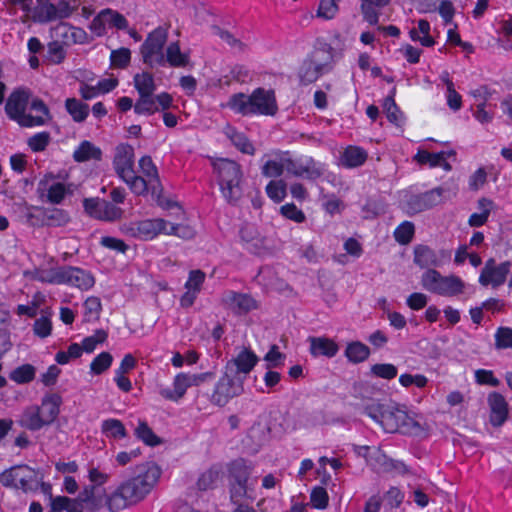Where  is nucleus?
Segmentation results:
<instances>
[{"instance_id":"nucleus-1","label":"nucleus","mask_w":512,"mask_h":512,"mask_svg":"<svg viewBox=\"0 0 512 512\" xmlns=\"http://www.w3.org/2000/svg\"><path fill=\"white\" fill-rule=\"evenodd\" d=\"M161 475V469L153 462L137 465L132 476L122 482L109 496L107 506L110 511L118 512L143 500L150 493Z\"/></svg>"},{"instance_id":"nucleus-2","label":"nucleus","mask_w":512,"mask_h":512,"mask_svg":"<svg viewBox=\"0 0 512 512\" xmlns=\"http://www.w3.org/2000/svg\"><path fill=\"white\" fill-rule=\"evenodd\" d=\"M364 414L388 433L400 432L409 436H421L428 430L425 423H421L398 405L372 401L364 407Z\"/></svg>"},{"instance_id":"nucleus-3","label":"nucleus","mask_w":512,"mask_h":512,"mask_svg":"<svg viewBox=\"0 0 512 512\" xmlns=\"http://www.w3.org/2000/svg\"><path fill=\"white\" fill-rule=\"evenodd\" d=\"M223 197L229 204H236L242 197L243 173L240 164L230 159H219L214 165Z\"/></svg>"},{"instance_id":"nucleus-4","label":"nucleus","mask_w":512,"mask_h":512,"mask_svg":"<svg viewBox=\"0 0 512 512\" xmlns=\"http://www.w3.org/2000/svg\"><path fill=\"white\" fill-rule=\"evenodd\" d=\"M253 470V462L241 457L232 460L227 465L229 494L230 500L233 504H237L242 499L249 497L248 481Z\"/></svg>"},{"instance_id":"nucleus-5","label":"nucleus","mask_w":512,"mask_h":512,"mask_svg":"<svg viewBox=\"0 0 512 512\" xmlns=\"http://www.w3.org/2000/svg\"><path fill=\"white\" fill-rule=\"evenodd\" d=\"M30 96L31 92L27 88H17L13 90L5 104L7 116L22 127L45 125L46 119H43L41 116H33L25 113Z\"/></svg>"},{"instance_id":"nucleus-6","label":"nucleus","mask_w":512,"mask_h":512,"mask_svg":"<svg viewBox=\"0 0 512 512\" xmlns=\"http://www.w3.org/2000/svg\"><path fill=\"white\" fill-rule=\"evenodd\" d=\"M422 287L441 296L453 297L463 293L465 284L456 275L442 276L435 269H428L421 277Z\"/></svg>"},{"instance_id":"nucleus-7","label":"nucleus","mask_w":512,"mask_h":512,"mask_svg":"<svg viewBox=\"0 0 512 512\" xmlns=\"http://www.w3.org/2000/svg\"><path fill=\"white\" fill-rule=\"evenodd\" d=\"M167 41V30L157 27L150 32L140 47L144 64L153 68L155 65L165 66L164 45Z\"/></svg>"},{"instance_id":"nucleus-8","label":"nucleus","mask_w":512,"mask_h":512,"mask_svg":"<svg viewBox=\"0 0 512 512\" xmlns=\"http://www.w3.org/2000/svg\"><path fill=\"white\" fill-rule=\"evenodd\" d=\"M245 376H235L225 369L223 376L215 385L211 402L217 406H225L232 398L244 392Z\"/></svg>"},{"instance_id":"nucleus-9","label":"nucleus","mask_w":512,"mask_h":512,"mask_svg":"<svg viewBox=\"0 0 512 512\" xmlns=\"http://www.w3.org/2000/svg\"><path fill=\"white\" fill-rule=\"evenodd\" d=\"M283 161L285 170L296 177L316 180L324 173L323 168L312 157L292 159L289 157V152L286 151L283 152Z\"/></svg>"},{"instance_id":"nucleus-10","label":"nucleus","mask_w":512,"mask_h":512,"mask_svg":"<svg viewBox=\"0 0 512 512\" xmlns=\"http://www.w3.org/2000/svg\"><path fill=\"white\" fill-rule=\"evenodd\" d=\"M444 189L433 188L420 194H412L406 200L407 211L410 214H417L433 208L442 201Z\"/></svg>"},{"instance_id":"nucleus-11","label":"nucleus","mask_w":512,"mask_h":512,"mask_svg":"<svg viewBox=\"0 0 512 512\" xmlns=\"http://www.w3.org/2000/svg\"><path fill=\"white\" fill-rule=\"evenodd\" d=\"M166 221L162 218L145 219L131 222L126 228V232L140 240H151L159 235L165 228Z\"/></svg>"},{"instance_id":"nucleus-12","label":"nucleus","mask_w":512,"mask_h":512,"mask_svg":"<svg viewBox=\"0 0 512 512\" xmlns=\"http://www.w3.org/2000/svg\"><path fill=\"white\" fill-rule=\"evenodd\" d=\"M134 162V148L130 144H120L116 147L113 167L122 180H126V177H130L135 172Z\"/></svg>"},{"instance_id":"nucleus-13","label":"nucleus","mask_w":512,"mask_h":512,"mask_svg":"<svg viewBox=\"0 0 512 512\" xmlns=\"http://www.w3.org/2000/svg\"><path fill=\"white\" fill-rule=\"evenodd\" d=\"M252 114L274 116L278 111L275 92L257 88L252 92Z\"/></svg>"},{"instance_id":"nucleus-14","label":"nucleus","mask_w":512,"mask_h":512,"mask_svg":"<svg viewBox=\"0 0 512 512\" xmlns=\"http://www.w3.org/2000/svg\"><path fill=\"white\" fill-rule=\"evenodd\" d=\"M258 356L250 349L244 347L235 358L229 360L225 369L235 376L246 377L258 363Z\"/></svg>"},{"instance_id":"nucleus-15","label":"nucleus","mask_w":512,"mask_h":512,"mask_svg":"<svg viewBox=\"0 0 512 512\" xmlns=\"http://www.w3.org/2000/svg\"><path fill=\"white\" fill-rule=\"evenodd\" d=\"M37 214H31L30 218H35L42 226L61 227L70 222L69 213L60 208L36 207Z\"/></svg>"},{"instance_id":"nucleus-16","label":"nucleus","mask_w":512,"mask_h":512,"mask_svg":"<svg viewBox=\"0 0 512 512\" xmlns=\"http://www.w3.org/2000/svg\"><path fill=\"white\" fill-rule=\"evenodd\" d=\"M63 284L70 285L80 290L87 291L95 284V278L91 272L74 266H63Z\"/></svg>"},{"instance_id":"nucleus-17","label":"nucleus","mask_w":512,"mask_h":512,"mask_svg":"<svg viewBox=\"0 0 512 512\" xmlns=\"http://www.w3.org/2000/svg\"><path fill=\"white\" fill-rule=\"evenodd\" d=\"M224 303L237 315L247 314L257 309V301L249 294L230 291L224 298Z\"/></svg>"},{"instance_id":"nucleus-18","label":"nucleus","mask_w":512,"mask_h":512,"mask_svg":"<svg viewBox=\"0 0 512 512\" xmlns=\"http://www.w3.org/2000/svg\"><path fill=\"white\" fill-rule=\"evenodd\" d=\"M490 408V423L494 427L504 424L508 417V403L505 397L499 392H491L487 398Z\"/></svg>"},{"instance_id":"nucleus-19","label":"nucleus","mask_w":512,"mask_h":512,"mask_svg":"<svg viewBox=\"0 0 512 512\" xmlns=\"http://www.w3.org/2000/svg\"><path fill=\"white\" fill-rule=\"evenodd\" d=\"M16 468L18 470V474H16L18 476L17 489L24 493L36 491L43 476L26 464H18Z\"/></svg>"},{"instance_id":"nucleus-20","label":"nucleus","mask_w":512,"mask_h":512,"mask_svg":"<svg viewBox=\"0 0 512 512\" xmlns=\"http://www.w3.org/2000/svg\"><path fill=\"white\" fill-rule=\"evenodd\" d=\"M139 168L143 175L151 182V194L160 201L163 187L161 185L158 170L152 161V158L148 155L142 156L138 162ZM162 205V202H159Z\"/></svg>"},{"instance_id":"nucleus-21","label":"nucleus","mask_w":512,"mask_h":512,"mask_svg":"<svg viewBox=\"0 0 512 512\" xmlns=\"http://www.w3.org/2000/svg\"><path fill=\"white\" fill-rule=\"evenodd\" d=\"M239 236L247 251L255 255L261 253L264 248V238L253 225H243L239 230Z\"/></svg>"},{"instance_id":"nucleus-22","label":"nucleus","mask_w":512,"mask_h":512,"mask_svg":"<svg viewBox=\"0 0 512 512\" xmlns=\"http://www.w3.org/2000/svg\"><path fill=\"white\" fill-rule=\"evenodd\" d=\"M308 341L310 343L309 351L311 355H313L314 357L325 356L328 358H332L339 351L338 344L334 340L324 336H311L308 338Z\"/></svg>"},{"instance_id":"nucleus-23","label":"nucleus","mask_w":512,"mask_h":512,"mask_svg":"<svg viewBox=\"0 0 512 512\" xmlns=\"http://www.w3.org/2000/svg\"><path fill=\"white\" fill-rule=\"evenodd\" d=\"M61 404V396L57 393H51L42 398L41 406L37 407V409H40L41 415L44 416L48 424L51 425L60 413Z\"/></svg>"},{"instance_id":"nucleus-24","label":"nucleus","mask_w":512,"mask_h":512,"mask_svg":"<svg viewBox=\"0 0 512 512\" xmlns=\"http://www.w3.org/2000/svg\"><path fill=\"white\" fill-rule=\"evenodd\" d=\"M334 49L327 43H322L307 56L326 73L332 70Z\"/></svg>"},{"instance_id":"nucleus-25","label":"nucleus","mask_w":512,"mask_h":512,"mask_svg":"<svg viewBox=\"0 0 512 512\" xmlns=\"http://www.w3.org/2000/svg\"><path fill=\"white\" fill-rule=\"evenodd\" d=\"M511 262L505 261L492 269L489 274L481 273L479 276V282L483 286L492 285L498 287L506 281V277L510 272Z\"/></svg>"},{"instance_id":"nucleus-26","label":"nucleus","mask_w":512,"mask_h":512,"mask_svg":"<svg viewBox=\"0 0 512 512\" xmlns=\"http://www.w3.org/2000/svg\"><path fill=\"white\" fill-rule=\"evenodd\" d=\"M326 72L316 63H313L309 57H306L298 71V77L301 85L307 86L316 82Z\"/></svg>"},{"instance_id":"nucleus-27","label":"nucleus","mask_w":512,"mask_h":512,"mask_svg":"<svg viewBox=\"0 0 512 512\" xmlns=\"http://www.w3.org/2000/svg\"><path fill=\"white\" fill-rule=\"evenodd\" d=\"M224 134L240 152L254 155L255 147L244 133L239 132L231 125H227L224 128Z\"/></svg>"},{"instance_id":"nucleus-28","label":"nucleus","mask_w":512,"mask_h":512,"mask_svg":"<svg viewBox=\"0 0 512 512\" xmlns=\"http://www.w3.org/2000/svg\"><path fill=\"white\" fill-rule=\"evenodd\" d=\"M73 159L78 163H83L90 160L100 161L102 159V151L92 142L84 140L74 150Z\"/></svg>"},{"instance_id":"nucleus-29","label":"nucleus","mask_w":512,"mask_h":512,"mask_svg":"<svg viewBox=\"0 0 512 512\" xmlns=\"http://www.w3.org/2000/svg\"><path fill=\"white\" fill-rule=\"evenodd\" d=\"M367 152L358 146H348L341 156V163L346 168H355L363 165L367 160Z\"/></svg>"},{"instance_id":"nucleus-30","label":"nucleus","mask_w":512,"mask_h":512,"mask_svg":"<svg viewBox=\"0 0 512 512\" xmlns=\"http://www.w3.org/2000/svg\"><path fill=\"white\" fill-rule=\"evenodd\" d=\"M37 5L33 9V18L39 23H48L57 20L55 4L51 0H36Z\"/></svg>"},{"instance_id":"nucleus-31","label":"nucleus","mask_w":512,"mask_h":512,"mask_svg":"<svg viewBox=\"0 0 512 512\" xmlns=\"http://www.w3.org/2000/svg\"><path fill=\"white\" fill-rule=\"evenodd\" d=\"M396 88L393 87L389 95L384 99L383 109L389 122L396 126H401L404 123V115L395 102Z\"/></svg>"},{"instance_id":"nucleus-32","label":"nucleus","mask_w":512,"mask_h":512,"mask_svg":"<svg viewBox=\"0 0 512 512\" xmlns=\"http://www.w3.org/2000/svg\"><path fill=\"white\" fill-rule=\"evenodd\" d=\"M414 263L421 268L438 266L439 259L433 249L426 245H418L414 248Z\"/></svg>"},{"instance_id":"nucleus-33","label":"nucleus","mask_w":512,"mask_h":512,"mask_svg":"<svg viewBox=\"0 0 512 512\" xmlns=\"http://www.w3.org/2000/svg\"><path fill=\"white\" fill-rule=\"evenodd\" d=\"M345 356L354 363H362L370 356V348L360 341H353L347 344Z\"/></svg>"},{"instance_id":"nucleus-34","label":"nucleus","mask_w":512,"mask_h":512,"mask_svg":"<svg viewBox=\"0 0 512 512\" xmlns=\"http://www.w3.org/2000/svg\"><path fill=\"white\" fill-rule=\"evenodd\" d=\"M368 465L377 471H389L395 468L394 461L388 458L380 449H373L371 455L363 454Z\"/></svg>"},{"instance_id":"nucleus-35","label":"nucleus","mask_w":512,"mask_h":512,"mask_svg":"<svg viewBox=\"0 0 512 512\" xmlns=\"http://www.w3.org/2000/svg\"><path fill=\"white\" fill-rule=\"evenodd\" d=\"M65 108L72 119L77 123L84 122L90 111L88 104L76 98H67L65 101Z\"/></svg>"},{"instance_id":"nucleus-36","label":"nucleus","mask_w":512,"mask_h":512,"mask_svg":"<svg viewBox=\"0 0 512 512\" xmlns=\"http://www.w3.org/2000/svg\"><path fill=\"white\" fill-rule=\"evenodd\" d=\"M252 94L247 96L244 93L233 94L229 101L228 107L236 113L243 116L252 115Z\"/></svg>"},{"instance_id":"nucleus-37","label":"nucleus","mask_w":512,"mask_h":512,"mask_svg":"<svg viewBox=\"0 0 512 512\" xmlns=\"http://www.w3.org/2000/svg\"><path fill=\"white\" fill-rule=\"evenodd\" d=\"M134 86L139 96H152L156 90L153 75L149 72L137 73L134 76Z\"/></svg>"},{"instance_id":"nucleus-38","label":"nucleus","mask_w":512,"mask_h":512,"mask_svg":"<svg viewBox=\"0 0 512 512\" xmlns=\"http://www.w3.org/2000/svg\"><path fill=\"white\" fill-rule=\"evenodd\" d=\"M101 431L107 438L115 440L126 438L128 435L124 424L114 418L104 420L101 424Z\"/></svg>"},{"instance_id":"nucleus-39","label":"nucleus","mask_w":512,"mask_h":512,"mask_svg":"<svg viewBox=\"0 0 512 512\" xmlns=\"http://www.w3.org/2000/svg\"><path fill=\"white\" fill-rule=\"evenodd\" d=\"M172 67H185L189 63V56L182 53L178 42H172L166 49L165 64Z\"/></svg>"},{"instance_id":"nucleus-40","label":"nucleus","mask_w":512,"mask_h":512,"mask_svg":"<svg viewBox=\"0 0 512 512\" xmlns=\"http://www.w3.org/2000/svg\"><path fill=\"white\" fill-rule=\"evenodd\" d=\"M134 433L135 436L147 446L155 447L162 443V439L153 432V430L144 420H139L138 426L135 428Z\"/></svg>"},{"instance_id":"nucleus-41","label":"nucleus","mask_w":512,"mask_h":512,"mask_svg":"<svg viewBox=\"0 0 512 512\" xmlns=\"http://www.w3.org/2000/svg\"><path fill=\"white\" fill-rule=\"evenodd\" d=\"M99 20L106 23L110 28L124 30L128 27L127 19L120 13L111 9H104L99 13Z\"/></svg>"},{"instance_id":"nucleus-42","label":"nucleus","mask_w":512,"mask_h":512,"mask_svg":"<svg viewBox=\"0 0 512 512\" xmlns=\"http://www.w3.org/2000/svg\"><path fill=\"white\" fill-rule=\"evenodd\" d=\"M36 368L31 364H23L10 372L9 378L17 384H27L34 380Z\"/></svg>"},{"instance_id":"nucleus-43","label":"nucleus","mask_w":512,"mask_h":512,"mask_svg":"<svg viewBox=\"0 0 512 512\" xmlns=\"http://www.w3.org/2000/svg\"><path fill=\"white\" fill-rule=\"evenodd\" d=\"M48 425V422L41 415L40 409H37V407L24 414L23 426L30 431H38Z\"/></svg>"},{"instance_id":"nucleus-44","label":"nucleus","mask_w":512,"mask_h":512,"mask_svg":"<svg viewBox=\"0 0 512 512\" xmlns=\"http://www.w3.org/2000/svg\"><path fill=\"white\" fill-rule=\"evenodd\" d=\"M130 188V190L137 195H144L149 190L151 191V182L149 179L136 175L134 172L130 177L123 180Z\"/></svg>"},{"instance_id":"nucleus-45","label":"nucleus","mask_w":512,"mask_h":512,"mask_svg":"<svg viewBox=\"0 0 512 512\" xmlns=\"http://www.w3.org/2000/svg\"><path fill=\"white\" fill-rule=\"evenodd\" d=\"M443 158H446V152L430 153L426 150H419L414 159L421 165H429L430 167H438L442 164Z\"/></svg>"},{"instance_id":"nucleus-46","label":"nucleus","mask_w":512,"mask_h":512,"mask_svg":"<svg viewBox=\"0 0 512 512\" xmlns=\"http://www.w3.org/2000/svg\"><path fill=\"white\" fill-rule=\"evenodd\" d=\"M414 233V224L410 221H404L395 229L394 238L399 244L407 245L411 242Z\"/></svg>"},{"instance_id":"nucleus-47","label":"nucleus","mask_w":512,"mask_h":512,"mask_svg":"<svg viewBox=\"0 0 512 512\" xmlns=\"http://www.w3.org/2000/svg\"><path fill=\"white\" fill-rule=\"evenodd\" d=\"M42 312H44V310ZM45 313H47V315H42L40 318L36 319L33 324V331L35 335L40 338L48 337L52 331V322L50 320L51 312L47 308Z\"/></svg>"},{"instance_id":"nucleus-48","label":"nucleus","mask_w":512,"mask_h":512,"mask_svg":"<svg viewBox=\"0 0 512 512\" xmlns=\"http://www.w3.org/2000/svg\"><path fill=\"white\" fill-rule=\"evenodd\" d=\"M131 61V51L128 48L121 47L116 50H112L110 55L111 67L124 69Z\"/></svg>"},{"instance_id":"nucleus-49","label":"nucleus","mask_w":512,"mask_h":512,"mask_svg":"<svg viewBox=\"0 0 512 512\" xmlns=\"http://www.w3.org/2000/svg\"><path fill=\"white\" fill-rule=\"evenodd\" d=\"M158 111V107L155 105L154 96H139L138 100L134 104V112L138 115H152Z\"/></svg>"},{"instance_id":"nucleus-50","label":"nucleus","mask_w":512,"mask_h":512,"mask_svg":"<svg viewBox=\"0 0 512 512\" xmlns=\"http://www.w3.org/2000/svg\"><path fill=\"white\" fill-rule=\"evenodd\" d=\"M285 170L284 161H283V152H281V157L279 161L276 160H268L264 163L261 168V173L264 177L267 178H277L283 174Z\"/></svg>"},{"instance_id":"nucleus-51","label":"nucleus","mask_w":512,"mask_h":512,"mask_svg":"<svg viewBox=\"0 0 512 512\" xmlns=\"http://www.w3.org/2000/svg\"><path fill=\"white\" fill-rule=\"evenodd\" d=\"M113 357L109 352H101L90 364V370L95 375L105 372L112 364Z\"/></svg>"},{"instance_id":"nucleus-52","label":"nucleus","mask_w":512,"mask_h":512,"mask_svg":"<svg viewBox=\"0 0 512 512\" xmlns=\"http://www.w3.org/2000/svg\"><path fill=\"white\" fill-rule=\"evenodd\" d=\"M266 193L274 202L280 203L286 197V183L283 180H271L266 186Z\"/></svg>"},{"instance_id":"nucleus-53","label":"nucleus","mask_w":512,"mask_h":512,"mask_svg":"<svg viewBox=\"0 0 512 512\" xmlns=\"http://www.w3.org/2000/svg\"><path fill=\"white\" fill-rule=\"evenodd\" d=\"M101 206L102 207L100 208V213L97 214V219L105 221H114L122 216V209L111 202L102 200Z\"/></svg>"},{"instance_id":"nucleus-54","label":"nucleus","mask_w":512,"mask_h":512,"mask_svg":"<svg viewBox=\"0 0 512 512\" xmlns=\"http://www.w3.org/2000/svg\"><path fill=\"white\" fill-rule=\"evenodd\" d=\"M370 371L373 376L386 380H391L398 374L397 367L390 363L374 364Z\"/></svg>"},{"instance_id":"nucleus-55","label":"nucleus","mask_w":512,"mask_h":512,"mask_svg":"<svg viewBox=\"0 0 512 512\" xmlns=\"http://www.w3.org/2000/svg\"><path fill=\"white\" fill-rule=\"evenodd\" d=\"M494 337L496 349H512V328L501 326L496 330Z\"/></svg>"},{"instance_id":"nucleus-56","label":"nucleus","mask_w":512,"mask_h":512,"mask_svg":"<svg viewBox=\"0 0 512 512\" xmlns=\"http://www.w3.org/2000/svg\"><path fill=\"white\" fill-rule=\"evenodd\" d=\"M64 275L63 266H60L50 270L42 271L36 279L42 283L61 285L64 281Z\"/></svg>"},{"instance_id":"nucleus-57","label":"nucleus","mask_w":512,"mask_h":512,"mask_svg":"<svg viewBox=\"0 0 512 512\" xmlns=\"http://www.w3.org/2000/svg\"><path fill=\"white\" fill-rule=\"evenodd\" d=\"M51 140L49 132H38L28 139V146L33 152H41L46 149Z\"/></svg>"},{"instance_id":"nucleus-58","label":"nucleus","mask_w":512,"mask_h":512,"mask_svg":"<svg viewBox=\"0 0 512 512\" xmlns=\"http://www.w3.org/2000/svg\"><path fill=\"white\" fill-rule=\"evenodd\" d=\"M57 20L70 17L79 7L78 0H58L55 4Z\"/></svg>"},{"instance_id":"nucleus-59","label":"nucleus","mask_w":512,"mask_h":512,"mask_svg":"<svg viewBox=\"0 0 512 512\" xmlns=\"http://www.w3.org/2000/svg\"><path fill=\"white\" fill-rule=\"evenodd\" d=\"M108 334L103 329H97L91 336L85 337L82 341V349L87 353H91L95 350L97 344L106 341Z\"/></svg>"},{"instance_id":"nucleus-60","label":"nucleus","mask_w":512,"mask_h":512,"mask_svg":"<svg viewBox=\"0 0 512 512\" xmlns=\"http://www.w3.org/2000/svg\"><path fill=\"white\" fill-rule=\"evenodd\" d=\"M60 29L63 30L62 36L66 39V41H72L73 43H84L87 39L86 32L77 27L69 26L63 24L60 26Z\"/></svg>"},{"instance_id":"nucleus-61","label":"nucleus","mask_w":512,"mask_h":512,"mask_svg":"<svg viewBox=\"0 0 512 512\" xmlns=\"http://www.w3.org/2000/svg\"><path fill=\"white\" fill-rule=\"evenodd\" d=\"M310 500L314 508L322 510L328 506L329 496L324 487L316 486L311 491Z\"/></svg>"},{"instance_id":"nucleus-62","label":"nucleus","mask_w":512,"mask_h":512,"mask_svg":"<svg viewBox=\"0 0 512 512\" xmlns=\"http://www.w3.org/2000/svg\"><path fill=\"white\" fill-rule=\"evenodd\" d=\"M339 0H320L317 16L326 20H330L335 17L338 11Z\"/></svg>"},{"instance_id":"nucleus-63","label":"nucleus","mask_w":512,"mask_h":512,"mask_svg":"<svg viewBox=\"0 0 512 512\" xmlns=\"http://www.w3.org/2000/svg\"><path fill=\"white\" fill-rule=\"evenodd\" d=\"M67 194L65 185L61 182L53 183L47 190V200L52 204H60Z\"/></svg>"},{"instance_id":"nucleus-64","label":"nucleus","mask_w":512,"mask_h":512,"mask_svg":"<svg viewBox=\"0 0 512 512\" xmlns=\"http://www.w3.org/2000/svg\"><path fill=\"white\" fill-rule=\"evenodd\" d=\"M280 212L285 218L293 220L296 223H302L306 219L304 212L298 209L294 203H287L281 206Z\"/></svg>"}]
</instances>
